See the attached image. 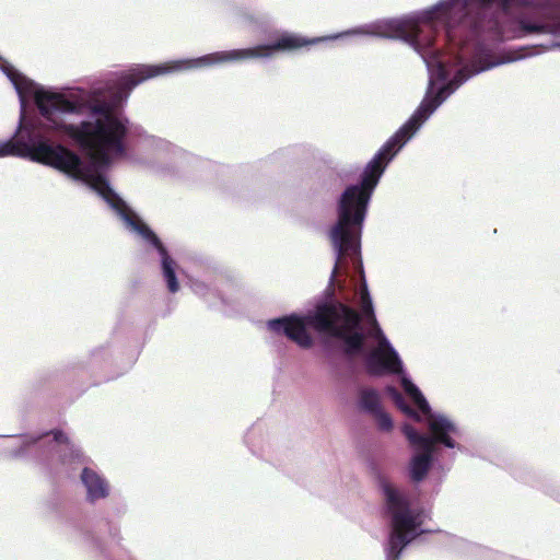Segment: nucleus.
Here are the masks:
<instances>
[{"label":"nucleus","mask_w":560,"mask_h":560,"mask_svg":"<svg viewBox=\"0 0 560 560\" xmlns=\"http://www.w3.org/2000/svg\"><path fill=\"white\" fill-rule=\"evenodd\" d=\"M393 400L396 406L408 417L415 419L416 421H421V417L418 411L413 410L404 399L401 394H399L396 389H389Z\"/></svg>","instance_id":"10"},{"label":"nucleus","mask_w":560,"mask_h":560,"mask_svg":"<svg viewBox=\"0 0 560 560\" xmlns=\"http://www.w3.org/2000/svg\"><path fill=\"white\" fill-rule=\"evenodd\" d=\"M357 406L361 412L374 416L383 409L380 392L372 387L359 388Z\"/></svg>","instance_id":"9"},{"label":"nucleus","mask_w":560,"mask_h":560,"mask_svg":"<svg viewBox=\"0 0 560 560\" xmlns=\"http://www.w3.org/2000/svg\"><path fill=\"white\" fill-rule=\"evenodd\" d=\"M377 424L378 430L384 432H389L394 428V422L389 413H387L384 409H381L374 416H372Z\"/></svg>","instance_id":"11"},{"label":"nucleus","mask_w":560,"mask_h":560,"mask_svg":"<svg viewBox=\"0 0 560 560\" xmlns=\"http://www.w3.org/2000/svg\"><path fill=\"white\" fill-rule=\"evenodd\" d=\"M385 513L389 521V535L384 545L385 560H399L404 549L415 540L422 528V514L412 509L407 498L387 480L381 481Z\"/></svg>","instance_id":"6"},{"label":"nucleus","mask_w":560,"mask_h":560,"mask_svg":"<svg viewBox=\"0 0 560 560\" xmlns=\"http://www.w3.org/2000/svg\"><path fill=\"white\" fill-rule=\"evenodd\" d=\"M34 455L39 469L45 474L70 476L78 467L85 464L80 448L61 432L25 434L21 445L11 451L13 458Z\"/></svg>","instance_id":"5"},{"label":"nucleus","mask_w":560,"mask_h":560,"mask_svg":"<svg viewBox=\"0 0 560 560\" xmlns=\"http://www.w3.org/2000/svg\"><path fill=\"white\" fill-rule=\"evenodd\" d=\"M148 141L152 144V145H155L156 148H161V149H164L166 145H167V142H165L164 140L162 139H158L155 137H148Z\"/></svg>","instance_id":"14"},{"label":"nucleus","mask_w":560,"mask_h":560,"mask_svg":"<svg viewBox=\"0 0 560 560\" xmlns=\"http://www.w3.org/2000/svg\"><path fill=\"white\" fill-rule=\"evenodd\" d=\"M423 126V100L410 118L380 148L364 167L361 182L348 186L337 203V221L328 237L335 254L330 280H335L343 260L360 262L363 223L372 194L387 165Z\"/></svg>","instance_id":"2"},{"label":"nucleus","mask_w":560,"mask_h":560,"mask_svg":"<svg viewBox=\"0 0 560 560\" xmlns=\"http://www.w3.org/2000/svg\"><path fill=\"white\" fill-rule=\"evenodd\" d=\"M360 306L362 316L365 318L366 323L371 325L366 335L376 341V346L365 355L366 371L372 375H400L402 389L418 407V410L422 413L428 427L432 416H445L444 413L432 412L431 407L421 390L405 373L402 361L398 352L384 335L376 320L373 302L365 284L360 291Z\"/></svg>","instance_id":"4"},{"label":"nucleus","mask_w":560,"mask_h":560,"mask_svg":"<svg viewBox=\"0 0 560 560\" xmlns=\"http://www.w3.org/2000/svg\"><path fill=\"white\" fill-rule=\"evenodd\" d=\"M234 19L237 23L243 25H252L256 23L255 16L252 13L243 10H236L234 12Z\"/></svg>","instance_id":"12"},{"label":"nucleus","mask_w":560,"mask_h":560,"mask_svg":"<svg viewBox=\"0 0 560 560\" xmlns=\"http://www.w3.org/2000/svg\"><path fill=\"white\" fill-rule=\"evenodd\" d=\"M428 428L431 435L419 433L410 424L402 425L405 436L418 452L410 458L408 467L409 477L413 482H420L427 477L432 465L435 444L460 450L454 440L460 435V429L450 417L432 416Z\"/></svg>","instance_id":"7"},{"label":"nucleus","mask_w":560,"mask_h":560,"mask_svg":"<svg viewBox=\"0 0 560 560\" xmlns=\"http://www.w3.org/2000/svg\"><path fill=\"white\" fill-rule=\"evenodd\" d=\"M80 481L85 491V500L91 504L105 500L110 494L109 481L95 468L84 466L80 472Z\"/></svg>","instance_id":"8"},{"label":"nucleus","mask_w":560,"mask_h":560,"mask_svg":"<svg viewBox=\"0 0 560 560\" xmlns=\"http://www.w3.org/2000/svg\"><path fill=\"white\" fill-rule=\"evenodd\" d=\"M361 317L353 308L338 302H320L313 311L304 315L291 314L267 322L269 330L284 335L303 349L313 346L307 331L312 327L319 334H326L342 342L343 353L352 358L364 351L365 334L360 326Z\"/></svg>","instance_id":"3"},{"label":"nucleus","mask_w":560,"mask_h":560,"mask_svg":"<svg viewBox=\"0 0 560 560\" xmlns=\"http://www.w3.org/2000/svg\"><path fill=\"white\" fill-rule=\"evenodd\" d=\"M0 70L12 83L21 107L13 137L0 141V158L19 156L54 167L95 191L126 229L158 249L167 289L176 293L179 290L176 261L104 176L118 158L104 125L108 121L101 117L91 90L39 86L8 61L0 62Z\"/></svg>","instance_id":"1"},{"label":"nucleus","mask_w":560,"mask_h":560,"mask_svg":"<svg viewBox=\"0 0 560 560\" xmlns=\"http://www.w3.org/2000/svg\"><path fill=\"white\" fill-rule=\"evenodd\" d=\"M191 289L195 294L200 295V296H205L209 290L208 287L201 281H192Z\"/></svg>","instance_id":"13"}]
</instances>
